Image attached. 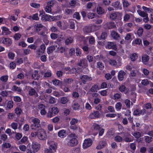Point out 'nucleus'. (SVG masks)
Masks as SVG:
<instances>
[{"label": "nucleus", "instance_id": "f257e3e1", "mask_svg": "<svg viewBox=\"0 0 153 153\" xmlns=\"http://www.w3.org/2000/svg\"><path fill=\"white\" fill-rule=\"evenodd\" d=\"M77 137L74 133H71L68 136L67 140H68L67 145L70 146H76L78 143L76 139Z\"/></svg>", "mask_w": 153, "mask_h": 153}, {"label": "nucleus", "instance_id": "f03ea898", "mask_svg": "<svg viewBox=\"0 0 153 153\" xmlns=\"http://www.w3.org/2000/svg\"><path fill=\"white\" fill-rule=\"evenodd\" d=\"M32 123L31 126V128L33 130L36 131L42 128L40 123V120L37 118H34L32 120Z\"/></svg>", "mask_w": 153, "mask_h": 153}, {"label": "nucleus", "instance_id": "7ed1b4c3", "mask_svg": "<svg viewBox=\"0 0 153 153\" xmlns=\"http://www.w3.org/2000/svg\"><path fill=\"white\" fill-rule=\"evenodd\" d=\"M39 16H41V19L45 21H51L50 20V18H51L52 19V21H54L55 19H57V16H51L49 15H47L44 12L42 13V14L40 13Z\"/></svg>", "mask_w": 153, "mask_h": 153}, {"label": "nucleus", "instance_id": "20e7f679", "mask_svg": "<svg viewBox=\"0 0 153 153\" xmlns=\"http://www.w3.org/2000/svg\"><path fill=\"white\" fill-rule=\"evenodd\" d=\"M59 112V110L57 108L53 107L49 109L47 116L48 117H51L57 114Z\"/></svg>", "mask_w": 153, "mask_h": 153}, {"label": "nucleus", "instance_id": "39448f33", "mask_svg": "<svg viewBox=\"0 0 153 153\" xmlns=\"http://www.w3.org/2000/svg\"><path fill=\"white\" fill-rule=\"evenodd\" d=\"M36 131H37L38 137L39 139L43 140L46 138V134L43 129L41 128Z\"/></svg>", "mask_w": 153, "mask_h": 153}, {"label": "nucleus", "instance_id": "423d86ee", "mask_svg": "<svg viewBox=\"0 0 153 153\" xmlns=\"http://www.w3.org/2000/svg\"><path fill=\"white\" fill-rule=\"evenodd\" d=\"M77 65L82 68H85L88 66L87 61L85 58L80 59L77 63Z\"/></svg>", "mask_w": 153, "mask_h": 153}, {"label": "nucleus", "instance_id": "0eeeda50", "mask_svg": "<svg viewBox=\"0 0 153 153\" xmlns=\"http://www.w3.org/2000/svg\"><path fill=\"white\" fill-rule=\"evenodd\" d=\"M57 149V144L55 143H52L50 145L49 149L46 150L48 153H54L56 152Z\"/></svg>", "mask_w": 153, "mask_h": 153}, {"label": "nucleus", "instance_id": "6e6552de", "mask_svg": "<svg viewBox=\"0 0 153 153\" xmlns=\"http://www.w3.org/2000/svg\"><path fill=\"white\" fill-rule=\"evenodd\" d=\"M28 95L30 96H34L35 97H38L39 95L36 90L33 88L29 86L28 88Z\"/></svg>", "mask_w": 153, "mask_h": 153}, {"label": "nucleus", "instance_id": "1a4fd4ad", "mask_svg": "<svg viewBox=\"0 0 153 153\" xmlns=\"http://www.w3.org/2000/svg\"><path fill=\"white\" fill-rule=\"evenodd\" d=\"M1 42L8 46H9L12 44V42L10 39L9 38L2 37L1 38Z\"/></svg>", "mask_w": 153, "mask_h": 153}, {"label": "nucleus", "instance_id": "9d476101", "mask_svg": "<svg viewBox=\"0 0 153 153\" xmlns=\"http://www.w3.org/2000/svg\"><path fill=\"white\" fill-rule=\"evenodd\" d=\"M82 83L85 84L86 82H89L92 80V78L87 75H83L80 77Z\"/></svg>", "mask_w": 153, "mask_h": 153}, {"label": "nucleus", "instance_id": "9b49d317", "mask_svg": "<svg viewBox=\"0 0 153 153\" xmlns=\"http://www.w3.org/2000/svg\"><path fill=\"white\" fill-rule=\"evenodd\" d=\"M92 143V140L90 138L85 139L83 144V147L84 149L87 148L90 146Z\"/></svg>", "mask_w": 153, "mask_h": 153}, {"label": "nucleus", "instance_id": "f8f14e48", "mask_svg": "<svg viewBox=\"0 0 153 153\" xmlns=\"http://www.w3.org/2000/svg\"><path fill=\"white\" fill-rule=\"evenodd\" d=\"M105 48L108 49H112L116 50L117 49V46L115 43L114 42H108L105 45Z\"/></svg>", "mask_w": 153, "mask_h": 153}, {"label": "nucleus", "instance_id": "ddd939ff", "mask_svg": "<svg viewBox=\"0 0 153 153\" xmlns=\"http://www.w3.org/2000/svg\"><path fill=\"white\" fill-rule=\"evenodd\" d=\"M32 147L34 152H37L40 149V145L36 142H33L32 143Z\"/></svg>", "mask_w": 153, "mask_h": 153}, {"label": "nucleus", "instance_id": "4468645a", "mask_svg": "<svg viewBox=\"0 0 153 153\" xmlns=\"http://www.w3.org/2000/svg\"><path fill=\"white\" fill-rule=\"evenodd\" d=\"M89 117L91 119L95 118H99L100 116L99 111H95L91 113L89 115Z\"/></svg>", "mask_w": 153, "mask_h": 153}, {"label": "nucleus", "instance_id": "2eb2a0df", "mask_svg": "<svg viewBox=\"0 0 153 153\" xmlns=\"http://www.w3.org/2000/svg\"><path fill=\"white\" fill-rule=\"evenodd\" d=\"M142 60L143 63L146 65H148L149 66H151V65L148 64V62L149 59V57L147 55L145 54L143 55L142 56Z\"/></svg>", "mask_w": 153, "mask_h": 153}, {"label": "nucleus", "instance_id": "dca6fc26", "mask_svg": "<svg viewBox=\"0 0 153 153\" xmlns=\"http://www.w3.org/2000/svg\"><path fill=\"white\" fill-rule=\"evenodd\" d=\"M43 26L42 24H38L35 25L34 26V27L35 28V31L38 33L43 30Z\"/></svg>", "mask_w": 153, "mask_h": 153}, {"label": "nucleus", "instance_id": "f3484780", "mask_svg": "<svg viewBox=\"0 0 153 153\" xmlns=\"http://www.w3.org/2000/svg\"><path fill=\"white\" fill-rule=\"evenodd\" d=\"M2 30V34L4 35H9L11 33L9 29L5 27H1Z\"/></svg>", "mask_w": 153, "mask_h": 153}, {"label": "nucleus", "instance_id": "a211bd4d", "mask_svg": "<svg viewBox=\"0 0 153 153\" xmlns=\"http://www.w3.org/2000/svg\"><path fill=\"white\" fill-rule=\"evenodd\" d=\"M119 91L121 92H123L125 94L128 93L129 91V89L128 88L123 85H122L120 86L119 88Z\"/></svg>", "mask_w": 153, "mask_h": 153}, {"label": "nucleus", "instance_id": "6ab92c4d", "mask_svg": "<svg viewBox=\"0 0 153 153\" xmlns=\"http://www.w3.org/2000/svg\"><path fill=\"white\" fill-rule=\"evenodd\" d=\"M126 73L123 71H120L118 73V78L120 81H122L124 79V76Z\"/></svg>", "mask_w": 153, "mask_h": 153}, {"label": "nucleus", "instance_id": "aec40b11", "mask_svg": "<svg viewBox=\"0 0 153 153\" xmlns=\"http://www.w3.org/2000/svg\"><path fill=\"white\" fill-rule=\"evenodd\" d=\"M74 82V79L72 78H66L63 80L64 83L66 85L71 84Z\"/></svg>", "mask_w": 153, "mask_h": 153}, {"label": "nucleus", "instance_id": "412c9836", "mask_svg": "<svg viewBox=\"0 0 153 153\" xmlns=\"http://www.w3.org/2000/svg\"><path fill=\"white\" fill-rule=\"evenodd\" d=\"M58 134L59 137L63 138L66 136L67 133L65 130H62L58 132Z\"/></svg>", "mask_w": 153, "mask_h": 153}, {"label": "nucleus", "instance_id": "4be33fe9", "mask_svg": "<svg viewBox=\"0 0 153 153\" xmlns=\"http://www.w3.org/2000/svg\"><path fill=\"white\" fill-rule=\"evenodd\" d=\"M69 101L68 98L67 97H63L61 98L60 102L62 104H66Z\"/></svg>", "mask_w": 153, "mask_h": 153}, {"label": "nucleus", "instance_id": "5701e85b", "mask_svg": "<svg viewBox=\"0 0 153 153\" xmlns=\"http://www.w3.org/2000/svg\"><path fill=\"white\" fill-rule=\"evenodd\" d=\"M38 72L37 71H35L34 74H32V79L34 80H38L39 77L38 75Z\"/></svg>", "mask_w": 153, "mask_h": 153}, {"label": "nucleus", "instance_id": "b1692460", "mask_svg": "<svg viewBox=\"0 0 153 153\" xmlns=\"http://www.w3.org/2000/svg\"><path fill=\"white\" fill-rule=\"evenodd\" d=\"M56 47H57V45H56ZM55 49V46H51L48 48L47 49V53L48 54H50Z\"/></svg>", "mask_w": 153, "mask_h": 153}, {"label": "nucleus", "instance_id": "393cba45", "mask_svg": "<svg viewBox=\"0 0 153 153\" xmlns=\"http://www.w3.org/2000/svg\"><path fill=\"white\" fill-rule=\"evenodd\" d=\"M98 87L96 84L94 85L90 89V91L93 92H97L98 90Z\"/></svg>", "mask_w": 153, "mask_h": 153}, {"label": "nucleus", "instance_id": "a878e982", "mask_svg": "<svg viewBox=\"0 0 153 153\" xmlns=\"http://www.w3.org/2000/svg\"><path fill=\"white\" fill-rule=\"evenodd\" d=\"M6 2L9 3L10 4L13 5H16L19 2V0H7L6 1Z\"/></svg>", "mask_w": 153, "mask_h": 153}, {"label": "nucleus", "instance_id": "bb28decb", "mask_svg": "<svg viewBox=\"0 0 153 153\" xmlns=\"http://www.w3.org/2000/svg\"><path fill=\"white\" fill-rule=\"evenodd\" d=\"M120 3L118 1H116L112 3V6L115 8L117 9H120L121 8V6L120 4Z\"/></svg>", "mask_w": 153, "mask_h": 153}, {"label": "nucleus", "instance_id": "cd10ccee", "mask_svg": "<svg viewBox=\"0 0 153 153\" xmlns=\"http://www.w3.org/2000/svg\"><path fill=\"white\" fill-rule=\"evenodd\" d=\"M111 34L114 39H117L120 37V36L118 33L114 31L112 32Z\"/></svg>", "mask_w": 153, "mask_h": 153}, {"label": "nucleus", "instance_id": "c85d7f7f", "mask_svg": "<svg viewBox=\"0 0 153 153\" xmlns=\"http://www.w3.org/2000/svg\"><path fill=\"white\" fill-rule=\"evenodd\" d=\"M144 140L146 143H149L151 142L152 140V137L148 136H146L144 137Z\"/></svg>", "mask_w": 153, "mask_h": 153}, {"label": "nucleus", "instance_id": "c756f323", "mask_svg": "<svg viewBox=\"0 0 153 153\" xmlns=\"http://www.w3.org/2000/svg\"><path fill=\"white\" fill-rule=\"evenodd\" d=\"M83 30L85 33H89L91 31L92 28L91 26H86L83 28Z\"/></svg>", "mask_w": 153, "mask_h": 153}, {"label": "nucleus", "instance_id": "7c9ffc66", "mask_svg": "<svg viewBox=\"0 0 153 153\" xmlns=\"http://www.w3.org/2000/svg\"><path fill=\"white\" fill-rule=\"evenodd\" d=\"M117 14L116 13H113L110 14L109 18L111 20H115L117 19Z\"/></svg>", "mask_w": 153, "mask_h": 153}, {"label": "nucleus", "instance_id": "2f4dec72", "mask_svg": "<svg viewBox=\"0 0 153 153\" xmlns=\"http://www.w3.org/2000/svg\"><path fill=\"white\" fill-rule=\"evenodd\" d=\"M107 36V33L106 32H102L101 35L98 37V39H105Z\"/></svg>", "mask_w": 153, "mask_h": 153}, {"label": "nucleus", "instance_id": "473e14b6", "mask_svg": "<svg viewBox=\"0 0 153 153\" xmlns=\"http://www.w3.org/2000/svg\"><path fill=\"white\" fill-rule=\"evenodd\" d=\"M109 29H111L116 27V25L114 22H109L106 23Z\"/></svg>", "mask_w": 153, "mask_h": 153}, {"label": "nucleus", "instance_id": "72a5a7b5", "mask_svg": "<svg viewBox=\"0 0 153 153\" xmlns=\"http://www.w3.org/2000/svg\"><path fill=\"white\" fill-rule=\"evenodd\" d=\"M79 107L80 105L78 103L76 102H73L72 107L74 110H78L79 108Z\"/></svg>", "mask_w": 153, "mask_h": 153}, {"label": "nucleus", "instance_id": "f704fd0d", "mask_svg": "<svg viewBox=\"0 0 153 153\" xmlns=\"http://www.w3.org/2000/svg\"><path fill=\"white\" fill-rule=\"evenodd\" d=\"M13 102L12 101H9L7 104V108L9 109H10L13 108Z\"/></svg>", "mask_w": 153, "mask_h": 153}, {"label": "nucleus", "instance_id": "c9c22d12", "mask_svg": "<svg viewBox=\"0 0 153 153\" xmlns=\"http://www.w3.org/2000/svg\"><path fill=\"white\" fill-rule=\"evenodd\" d=\"M97 68L100 70H102L104 67V64L102 62H98L97 63Z\"/></svg>", "mask_w": 153, "mask_h": 153}, {"label": "nucleus", "instance_id": "e433bc0d", "mask_svg": "<svg viewBox=\"0 0 153 153\" xmlns=\"http://www.w3.org/2000/svg\"><path fill=\"white\" fill-rule=\"evenodd\" d=\"M97 13L99 14H102L104 13V10H103L102 8L100 7H97Z\"/></svg>", "mask_w": 153, "mask_h": 153}, {"label": "nucleus", "instance_id": "4c0bfd02", "mask_svg": "<svg viewBox=\"0 0 153 153\" xmlns=\"http://www.w3.org/2000/svg\"><path fill=\"white\" fill-rule=\"evenodd\" d=\"M104 58L103 56L102 55H97L94 56V58L98 61L102 60Z\"/></svg>", "mask_w": 153, "mask_h": 153}, {"label": "nucleus", "instance_id": "58836bf2", "mask_svg": "<svg viewBox=\"0 0 153 153\" xmlns=\"http://www.w3.org/2000/svg\"><path fill=\"white\" fill-rule=\"evenodd\" d=\"M12 90L14 91H17L20 92L22 91V89L19 87H18L16 85H14L12 87Z\"/></svg>", "mask_w": 153, "mask_h": 153}, {"label": "nucleus", "instance_id": "ea45409f", "mask_svg": "<svg viewBox=\"0 0 153 153\" xmlns=\"http://www.w3.org/2000/svg\"><path fill=\"white\" fill-rule=\"evenodd\" d=\"M121 94L116 93L114 95L113 99L114 100H117L119 99L121 97Z\"/></svg>", "mask_w": 153, "mask_h": 153}, {"label": "nucleus", "instance_id": "a19ab883", "mask_svg": "<svg viewBox=\"0 0 153 153\" xmlns=\"http://www.w3.org/2000/svg\"><path fill=\"white\" fill-rule=\"evenodd\" d=\"M74 10L70 9H66L65 11V13L67 15H71L73 14Z\"/></svg>", "mask_w": 153, "mask_h": 153}, {"label": "nucleus", "instance_id": "79ce46f5", "mask_svg": "<svg viewBox=\"0 0 153 153\" xmlns=\"http://www.w3.org/2000/svg\"><path fill=\"white\" fill-rule=\"evenodd\" d=\"M56 2L55 0H52L48 1L47 2V5L51 7H52Z\"/></svg>", "mask_w": 153, "mask_h": 153}, {"label": "nucleus", "instance_id": "37998d69", "mask_svg": "<svg viewBox=\"0 0 153 153\" xmlns=\"http://www.w3.org/2000/svg\"><path fill=\"white\" fill-rule=\"evenodd\" d=\"M137 56L135 53H133L130 55V58L132 61H134L137 58Z\"/></svg>", "mask_w": 153, "mask_h": 153}, {"label": "nucleus", "instance_id": "c03bdc74", "mask_svg": "<svg viewBox=\"0 0 153 153\" xmlns=\"http://www.w3.org/2000/svg\"><path fill=\"white\" fill-rule=\"evenodd\" d=\"M49 102L51 104H54L56 102V100L55 98L52 97H49Z\"/></svg>", "mask_w": 153, "mask_h": 153}, {"label": "nucleus", "instance_id": "a18cd8bd", "mask_svg": "<svg viewBox=\"0 0 153 153\" xmlns=\"http://www.w3.org/2000/svg\"><path fill=\"white\" fill-rule=\"evenodd\" d=\"M73 17L78 20H79L80 19V16L79 13L78 12H76L73 15Z\"/></svg>", "mask_w": 153, "mask_h": 153}, {"label": "nucleus", "instance_id": "49530a36", "mask_svg": "<svg viewBox=\"0 0 153 153\" xmlns=\"http://www.w3.org/2000/svg\"><path fill=\"white\" fill-rule=\"evenodd\" d=\"M73 41V39L71 37L68 38L65 41V43L66 45H68L71 43Z\"/></svg>", "mask_w": 153, "mask_h": 153}, {"label": "nucleus", "instance_id": "de8ad7c7", "mask_svg": "<svg viewBox=\"0 0 153 153\" xmlns=\"http://www.w3.org/2000/svg\"><path fill=\"white\" fill-rule=\"evenodd\" d=\"M122 106V105L120 102H117L115 105V108L118 110H121Z\"/></svg>", "mask_w": 153, "mask_h": 153}, {"label": "nucleus", "instance_id": "09e8293b", "mask_svg": "<svg viewBox=\"0 0 153 153\" xmlns=\"http://www.w3.org/2000/svg\"><path fill=\"white\" fill-rule=\"evenodd\" d=\"M142 8L144 10L146 11V12H149L151 13L153 12V9L151 8H148L145 6H143L142 7Z\"/></svg>", "mask_w": 153, "mask_h": 153}, {"label": "nucleus", "instance_id": "8fccbe9b", "mask_svg": "<svg viewBox=\"0 0 153 153\" xmlns=\"http://www.w3.org/2000/svg\"><path fill=\"white\" fill-rule=\"evenodd\" d=\"M15 112L17 115H20L22 112V110L20 108L17 107L15 108Z\"/></svg>", "mask_w": 153, "mask_h": 153}, {"label": "nucleus", "instance_id": "3c124183", "mask_svg": "<svg viewBox=\"0 0 153 153\" xmlns=\"http://www.w3.org/2000/svg\"><path fill=\"white\" fill-rule=\"evenodd\" d=\"M130 101L128 99H126L124 101V103L125 104L126 107L130 108Z\"/></svg>", "mask_w": 153, "mask_h": 153}, {"label": "nucleus", "instance_id": "603ef678", "mask_svg": "<svg viewBox=\"0 0 153 153\" xmlns=\"http://www.w3.org/2000/svg\"><path fill=\"white\" fill-rule=\"evenodd\" d=\"M143 32V29L142 27H140L137 31V34L139 36H142Z\"/></svg>", "mask_w": 153, "mask_h": 153}, {"label": "nucleus", "instance_id": "864d4df0", "mask_svg": "<svg viewBox=\"0 0 153 153\" xmlns=\"http://www.w3.org/2000/svg\"><path fill=\"white\" fill-rule=\"evenodd\" d=\"M27 139L28 138L26 136H24L19 141V143L23 144L25 143V142L27 140Z\"/></svg>", "mask_w": 153, "mask_h": 153}, {"label": "nucleus", "instance_id": "5fc2aeb1", "mask_svg": "<svg viewBox=\"0 0 153 153\" xmlns=\"http://www.w3.org/2000/svg\"><path fill=\"white\" fill-rule=\"evenodd\" d=\"M8 56L9 59H13L15 56V54L14 53L10 52L8 53Z\"/></svg>", "mask_w": 153, "mask_h": 153}, {"label": "nucleus", "instance_id": "6e6d98bb", "mask_svg": "<svg viewBox=\"0 0 153 153\" xmlns=\"http://www.w3.org/2000/svg\"><path fill=\"white\" fill-rule=\"evenodd\" d=\"M133 135L134 136L135 138H138L141 136V133L139 132H136L133 134Z\"/></svg>", "mask_w": 153, "mask_h": 153}, {"label": "nucleus", "instance_id": "4d7b16f0", "mask_svg": "<svg viewBox=\"0 0 153 153\" xmlns=\"http://www.w3.org/2000/svg\"><path fill=\"white\" fill-rule=\"evenodd\" d=\"M30 5L32 7L35 8H38L40 7L39 4L36 3H31Z\"/></svg>", "mask_w": 153, "mask_h": 153}, {"label": "nucleus", "instance_id": "13d9d810", "mask_svg": "<svg viewBox=\"0 0 153 153\" xmlns=\"http://www.w3.org/2000/svg\"><path fill=\"white\" fill-rule=\"evenodd\" d=\"M88 17L89 19H92L95 16V14L93 13L90 12L88 14Z\"/></svg>", "mask_w": 153, "mask_h": 153}, {"label": "nucleus", "instance_id": "bf43d9fd", "mask_svg": "<svg viewBox=\"0 0 153 153\" xmlns=\"http://www.w3.org/2000/svg\"><path fill=\"white\" fill-rule=\"evenodd\" d=\"M78 121V120L77 119L72 118L70 122L71 125H76V124L77 123Z\"/></svg>", "mask_w": 153, "mask_h": 153}, {"label": "nucleus", "instance_id": "052dcab7", "mask_svg": "<svg viewBox=\"0 0 153 153\" xmlns=\"http://www.w3.org/2000/svg\"><path fill=\"white\" fill-rule=\"evenodd\" d=\"M123 6L124 7H127L130 5V4L127 1L123 0Z\"/></svg>", "mask_w": 153, "mask_h": 153}, {"label": "nucleus", "instance_id": "680f3d73", "mask_svg": "<svg viewBox=\"0 0 153 153\" xmlns=\"http://www.w3.org/2000/svg\"><path fill=\"white\" fill-rule=\"evenodd\" d=\"M133 114L135 116L141 115L140 110L138 109H136L134 111Z\"/></svg>", "mask_w": 153, "mask_h": 153}, {"label": "nucleus", "instance_id": "e2e57ef3", "mask_svg": "<svg viewBox=\"0 0 153 153\" xmlns=\"http://www.w3.org/2000/svg\"><path fill=\"white\" fill-rule=\"evenodd\" d=\"M21 36V35L19 33L15 34L13 36L14 39L16 40H18L19 39Z\"/></svg>", "mask_w": 153, "mask_h": 153}, {"label": "nucleus", "instance_id": "0e129e2a", "mask_svg": "<svg viewBox=\"0 0 153 153\" xmlns=\"http://www.w3.org/2000/svg\"><path fill=\"white\" fill-rule=\"evenodd\" d=\"M114 139L117 142H120L122 141L123 140V138L119 136H117L115 137Z\"/></svg>", "mask_w": 153, "mask_h": 153}, {"label": "nucleus", "instance_id": "69168bd1", "mask_svg": "<svg viewBox=\"0 0 153 153\" xmlns=\"http://www.w3.org/2000/svg\"><path fill=\"white\" fill-rule=\"evenodd\" d=\"M109 63L112 65H117V62L114 59H110L108 61Z\"/></svg>", "mask_w": 153, "mask_h": 153}, {"label": "nucleus", "instance_id": "338daca9", "mask_svg": "<svg viewBox=\"0 0 153 153\" xmlns=\"http://www.w3.org/2000/svg\"><path fill=\"white\" fill-rule=\"evenodd\" d=\"M52 74L51 71H47L44 74V77L48 78L51 76Z\"/></svg>", "mask_w": 153, "mask_h": 153}, {"label": "nucleus", "instance_id": "774afa93", "mask_svg": "<svg viewBox=\"0 0 153 153\" xmlns=\"http://www.w3.org/2000/svg\"><path fill=\"white\" fill-rule=\"evenodd\" d=\"M8 78V76L7 75L2 76L1 78V80L3 82H6Z\"/></svg>", "mask_w": 153, "mask_h": 153}]
</instances>
